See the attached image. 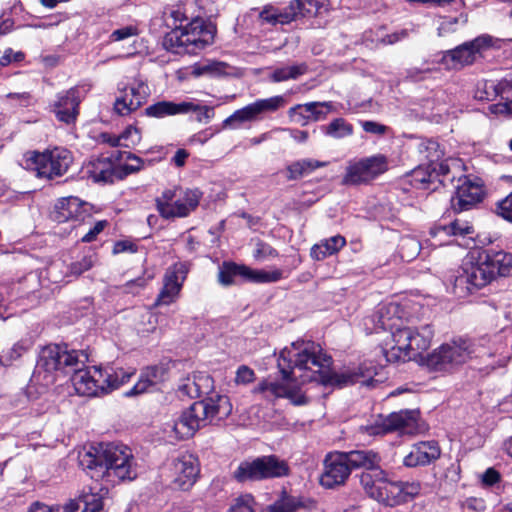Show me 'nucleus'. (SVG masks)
<instances>
[{"label":"nucleus","mask_w":512,"mask_h":512,"mask_svg":"<svg viewBox=\"0 0 512 512\" xmlns=\"http://www.w3.org/2000/svg\"><path fill=\"white\" fill-rule=\"evenodd\" d=\"M193 108L194 106L188 101H183L180 103H175L172 101H159L148 106L145 109V113L150 117L164 118L167 116L188 114Z\"/></svg>","instance_id":"nucleus-30"},{"label":"nucleus","mask_w":512,"mask_h":512,"mask_svg":"<svg viewBox=\"0 0 512 512\" xmlns=\"http://www.w3.org/2000/svg\"><path fill=\"white\" fill-rule=\"evenodd\" d=\"M285 8L266 6L260 13V18L270 24H288L295 20L302 10L301 0H286Z\"/></svg>","instance_id":"nucleus-26"},{"label":"nucleus","mask_w":512,"mask_h":512,"mask_svg":"<svg viewBox=\"0 0 512 512\" xmlns=\"http://www.w3.org/2000/svg\"><path fill=\"white\" fill-rule=\"evenodd\" d=\"M441 455L438 442L421 441L414 444L410 452L404 457L403 464L406 467L425 466L436 461Z\"/></svg>","instance_id":"nucleus-24"},{"label":"nucleus","mask_w":512,"mask_h":512,"mask_svg":"<svg viewBox=\"0 0 512 512\" xmlns=\"http://www.w3.org/2000/svg\"><path fill=\"white\" fill-rule=\"evenodd\" d=\"M350 471L352 469L364 468L373 470L379 466L380 457L372 450H352L349 452H341Z\"/></svg>","instance_id":"nucleus-31"},{"label":"nucleus","mask_w":512,"mask_h":512,"mask_svg":"<svg viewBox=\"0 0 512 512\" xmlns=\"http://www.w3.org/2000/svg\"><path fill=\"white\" fill-rule=\"evenodd\" d=\"M502 100L505 101L490 105V112L493 114L512 116V100L508 99V94H504V98Z\"/></svg>","instance_id":"nucleus-55"},{"label":"nucleus","mask_w":512,"mask_h":512,"mask_svg":"<svg viewBox=\"0 0 512 512\" xmlns=\"http://www.w3.org/2000/svg\"><path fill=\"white\" fill-rule=\"evenodd\" d=\"M73 161L71 152L63 147H56L42 153L32 151L26 154V167L34 170L38 177L52 179L65 174Z\"/></svg>","instance_id":"nucleus-9"},{"label":"nucleus","mask_w":512,"mask_h":512,"mask_svg":"<svg viewBox=\"0 0 512 512\" xmlns=\"http://www.w3.org/2000/svg\"><path fill=\"white\" fill-rule=\"evenodd\" d=\"M199 37H195V32L183 33L181 29L172 30L164 40L167 49L179 52V48L188 49L190 46L195 49H202L211 44L214 40L215 28L212 25H204L201 22V28L198 31Z\"/></svg>","instance_id":"nucleus-17"},{"label":"nucleus","mask_w":512,"mask_h":512,"mask_svg":"<svg viewBox=\"0 0 512 512\" xmlns=\"http://www.w3.org/2000/svg\"><path fill=\"white\" fill-rule=\"evenodd\" d=\"M332 358L312 341L298 340L285 347L278 358V368L284 380L291 382H319L325 386L345 387L356 383L367 384L361 369L335 372Z\"/></svg>","instance_id":"nucleus-1"},{"label":"nucleus","mask_w":512,"mask_h":512,"mask_svg":"<svg viewBox=\"0 0 512 512\" xmlns=\"http://www.w3.org/2000/svg\"><path fill=\"white\" fill-rule=\"evenodd\" d=\"M259 117V113L255 103H251L241 109L236 110L225 121L224 125H232L233 123H243L248 121H255Z\"/></svg>","instance_id":"nucleus-42"},{"label":"nucleus","mask_w":512,"mask_h":512,"mask_svg":"<svg viewBox=\"0 0 512 512\" xmlns=\"http://www.w3.org/2000/svg\"><path fill=\"white\" fill-rule=\"evenodd\" d=\"M127 160L129 162L117 167L118 179H123L125 176L138 172L142 168L143 161L139 157L129 154Z\"/></svg>","instance_id":"nucleus-48"},{"label":"nucleus","mask_w":512,"mask_h":512,"mask_svg":"<svg viewBox=\"0 0 512 512\" xmlns=\"http://www.w3.org/2000/svg\"><path fill=\"white\" fill-rule=\"evenodd\" d=\"M491 45V37L479 36L445 52L440 62L447 69H459L473 64L484 48Z\"/></svg>","instance_id":"nucleus-16"},{"label":"nucleus","mask_w":512,"mask_h":512,"mask_svg":"<svg viewBox=\"0 0 512 512\" xmlns=\"http://www.w3.org/2000/svg\"><path fill=\"white\" fill-rule=\"evenodd\" d=\"M150 387H152L149 384V380H146L142 374H140L138 382L127 392H125V396L127 397H133L141 395L145 392H148Z\"/></svg>","instance_id":"nucleus-61"},{"label":"nucleus","mask_w":512,"mask_h":512,"mask_svg":"<svg viewBox=\"0 0 512 512\" xmlns=\"http://www.w3.org/2000/svg\"><path fill=\"white\" fill-rule=\"evenodd\" d=\"M404 309L395 302L382 303L376 311L365 319V326L371 332L389 331L394 345L384 348L383 354L390 363L406 362L415 359L431 343L433 331L429 325L412 328Z\"/></svg>","instance_id":"nucleus-2"},{"label":"nucleus","mask_w":512,"mask_h":512,"mask_svg":"<svg viewBox=\"0 0 512 512\" xmlns=\"http://www.w3.org/2000/svg\"><path fill=\"white\" fill-rule=\"evenodd\" d=\"M91 205L77 197L60 199L52 212V218L58 223L73 222V227L91 219Z\"/></svg>","instance_id":"nucleus-18"},{"label":"nucleus","mask_w":512,"mask_h":512,"mask_svg":"<svg viewBox=\"0 0 512 512\" xmlns=\"http://www.w3.org/2000/svg\"><path fill=\"white\" fill-rule=\"evenodd\" d=\"M141 374L146 380H149L151 386H154L166 379L167 370L164 366L156 365L145 368Z\"/></svg>","instance_id":"nucleus-49"},{"label":"nucleus","mask_w":512,"mask_h":512,"mask_svg":"<svg viewBox=\"0 0 512 512\" xmlns=\"http://www.w3.org/2000/svg\"><path fill=\"white\" fill-rule=\"evenodd\" d=\"M94 265L93 256H84L81 260L73 262L69 266V273L74 276H80L85 271L91 269Z\"/></svg>","instance_id":"nucleus-52"},{"label":"nucleus","mask_w":512,"mask_h":512,"mask_svg":"<svg viewBox=\"0 0 512 512\" xmlns=\"http://www.w3.org/2000/svg\"><path fill=\"white\" fill-rule=\"evenodd\" d=\"M194 108L190 110V112H194L197 114V121L199 122H208L214 115L213 108L209 106H201L193 101H189Z\"/></svg>","instance_id":"nucleus-59"},{"label":"nucleus","mask_w":512,"mask_h":512,"mask_svg":"<svg viewBox=\"0 0 512 512\" xmlns=\"http://www.w3.org/2000/svg\"><path fill=\"white\" fill-rule=\"evenodd\" d=\"M199 474L198 458L188 452L179 454L169 465V485L173 490L188 491L196 483Z\"/></svg>","instance_id":"nucleus-12"},{"label":"nucleus","mask_w":512,"mask_h":512,"mask_svg":"<svg viewBox=\"0 0 512 512\" xmlns=\"http://www.w3.org/2000/svg\"><path fill=\"white\" fill-rule=\"evenodd\" d=\"M468 21L466 14H460L458 17H443L437 28L440 37L455 33L459 26H464Z\"/></svg>","instance_id":"nucleus-43"},{"label":"nucleus","mask_w":512,"mask_h":512,"mask_svg":"<svg viewBox=\"0 0 512 512\" xmlns=\"http://www.w3.org/2000/svg\"><path fill=\"white\" fill-rule=\"evenodd\" d=\"M421 251L420 242L411 236L402 237L399 243V254L403 261L414 260Z\"/></svg>","instance_id":"nucleus-40"},{"label":"nucleus","mask_w":512,"mask_h":512,"mask_svg":"<svg viewBox=\"0 0 512 512\" xmlns=\"http://www.w3.org/2000/svg\"><path fill=\"white\" fill-rule=\"evenodd\" d=\"M254 103L259 115H261L267 112H275L284 107L286 105V100L283 96L277 95L266 99L256 100Z\"/></svg>","instance_id":"nucleus-47"},{"label":"nucleus","mask_w":512,"mask_h":512,"mask_svg":"<svg viewBox=\"0 0 512 512\" xmlns=\"http://www.w3.org/2000/svg\"><path fill=\"white\" fill-rule=\"evenodd\" d=\"M306 72L307 65L305 63L282 66L275 68L269 75V78L272 82L279 83L287 80H295Z\"/></svg>","instance_id":"nucleus-37"},{"label":"nucleus","mask_w":512,"mask_h":512,"mask_svg":"<svg viewBox=\"0 0 512 512\" xmlns=\"http://www.w3.org/2000/svg\"><path fill=\"white\" fill-rule=\"evenodd\" d=\"M461 507L471 512H479L485 509V502L483 499L470 497L461 503Z\"/></svg>","instance_id":"nucleus-63"},{"label":"nucleus","mask_w":512,"mask_h":512,"mask_svg":"<svg viewBox=\"0 0 512 512\" xmlns=\"http://www.w3.org/2000/svg\"><path fill=\"white\" fill-rule=\"evenodd\" d=\"M474 232L473 226L466 221L456 219L448 225H437L430 230V235L434 242L432 245L441 246L449 244L447 240L451 236H466Z\"/></svg>","instance_id":"nucleus-27"},{"label":"nucleus","mask_w":512,"mask_h":512,"mask_svg":"<svg viewBox=\"0 0 512 512\" xmlns=\"http://www.w3.org/2000/svg\"><path fill=\"white\" fill-rule=\"evenodd\" d=\"M322 130L327 136L335 139H341L353 134V126L343 118H336L328 125L323 126Z\"/></svg>","instance_id":"nucleus-38"},{"label":"nucleus","mask_w":512,"mask_h":512,"mask_svg":"<svg viewBox=\"0 0 512 512\" xmlns=\"http://www.w3.org/2000/svg\"><path fill=\"white\" fill-rule=\"evenodd\" d=\"M305 104H297L291 107L288 111V115L292 121L300 124L301 126L307 125L311 118L309 117V113L306 112Z\"/></svg>","instance_id":"nucleus-50"},{"label":"nucleus","mask_w":512,"mask_h":512,"mask_svg":"<svg viewBox=\"0 0 512 512\" xmlns=\"http://www.w3.org/2000/svg\"><path fill=\"white\" fill-rule=\"evenodd\" d=\"M30 348V343L27 340H20L16 342L11 348L3 351L0 355V364L10 366L13 362L19 360Z\"/></svg>","instance_id":"nucleus-39"},{"label":"nucleus","mask_w":512,"mask_h":512,"mask_svg":"<svg viewBox=\"0 0 512 512\" xmlns=\"http://www.w3.org/2000/svg\"><path fill=\"white\" fill-rule=\"evenodd\" d=\"M436 167L425 163L420 164L411 173V183L416 188H428L430 183L437 181Z\"/></svg>","instance_id":"nucleus-36"},{"label":"nucleus","mask_w":512,"mask_h":512,"mask_svg":"<svg viewBox=\"0 0 512 512\" xmlns=\"http://www.w3.org/2000/svg\"><path fill=\"white\" fill-rule=\"evenodd\" d=\"M473 353L472 343L463 338L445 343L425 358L424 364L434 372H448L465 363Z\"/></svg>","instance_id":"nucleus-8"},{"label":"nucleus","mask_w":512,"mask_h":512,"mask_svg":"<svg viewBox=\"0 0 512 512\" xmlns=\"http://www.w3.org/2000/svg\"><path fill=\"white\" fill-rule=\"evenodd\" d=\"M496 211L499 216L512 222V192L503 200L498 202Z\"/></svg>","instance_id":"nucleus-54"},{"label":"nucleus","mask_w":512,"mask_h":512,"mask_svg":"<svg viewBox=\"0 0 512 512\" xmlns=\"http://www.w3.org/2000/svg\"><path fill=\"white\" fill-rule=\"evenodd\" d=\"M72 384L77 394L81 396H99L109 393L130 380L135 369L102 368L93 366L85 369L73 368Z\"/></svg>","instance_id":"nucleus-6"},{"label":"nucleus","mask_w":512,"mask_h":512,"mask_svg":"<svg viewBox=\"0 0 512 512\" xmlns=\"http://www.w3.org/2000/svg\"><path fill=\"white\" fill-rule=\"evenodd\" d=\"M232 412V405L225 395H215L193 403L174 423V431L179 438H189L212 420H222Z\"/></svg>","instance_id":"nucleus-5"},{"label":"nucleus","mask_w":512,"mask_h":512,"mask_svg":"<svg viewBox=\"0 0 512 512\" xmlns=\"http://www.w3.org/2000/svg\"><path fill=\"white\" fill-rule=\"evenodd\" d=\"M137 34V28L130 25L114 30L110 35V39L112 41H122L124 39L136 36Z\"/></svg>","instance_id":"nucleus-58"},{"label":"nucleus","mask_w":512,"mask_h":512,"mask_svg":"<svg viewBox=\"0 0 512 512\" xmlns=\"http://www.w3.org/2000/svg\"><path fill=\"white\" fill-rule=\"evenodd\" d=\"M237 277L256 283H273L282 279L283 273L279 269L271 271L255 270L245 265L223 263L218 273L219 283L223 286H230L236 283Z\"/></svg>","instance_id":"nucleus-15"},{"label":"nucleus","mask_w":512,"mask_h":512,"mask_svg":"<svg viewBox=\"0 0 512 512\" xmlns=\"http://www.w3.org/2000/svg\"><path fill=\"white\" fill-rule=\"evenodd\" d=\"M81 97L77 87L57 94V99L52 105V111L58 121L72 124L79 114Z\"/></svg>","instance_id":"nucleus-23"},{"label":"nucleus","mask_w":512,"mask_h":512,"mask_svg":"<svg viewBox=\"0 0 512 512\" xmlns=\"http://www.w3.org/2000/svg\"><path fill=\"white\" fill-rule=\"evenodd\" d=\"M512 90L511 84L507 80L482 81L479 82L474 91V98L480 101H493L496 97L504 98V94H509Z\"/></svg>","instance_id":"nucleus-29"},{"label":"nucleus","mask_w":512,"mask_h":512,"mask_svg":"<svg viewBox=\"0 0 512 512\" xmlns=\"http://www.w3.org/2000/svg\"><path fill=\"white\" fill-rule=\"evenodd\" d=\"M483 187L477 180H471L467 176L458 179L455 195L451 199L455 211L461 212L470 209L474 204L481 201Z\"/></svg>","instance_id":"nucleus-22"},{"label":"nucleus","mask_w":512,"mask_h":512,"mask_svg":"<svg viewBox=\"0 0 512 512\" xmlns=\"http://www.w3.org/2000/svg\"><path fill=\"white\" fill-rule=\"evenodd\" d=\"M361 126L365 132L374 135H384L388 130L387 126L375 121H362Z\"/></svg>","instance_id":"nucleus-62"},{"label":"nucleus","mask_w":512,"mask_h":512,"mask_svg":"<svg viewBox=\"0 0 512 512\" xmlns=\"http://www.w3.org/2000/svg\"><path fill=\"white\" fill-rule=\"evenodd\" d=\"M255 372L247 365H241L237 368L234 378L236 385H248L255 380Z\"/></svg>","instance_id":"nucleus-51"},{"label":"nucleus","mask_w":512,"mask_h":512,"mask_svg":"<svg viewBox=\"0 0 512 512\" xmlns=\"http://www.w3.org/2000/svg\"><path fill=\"white\" fill-rule=\"evenodd\" d=\"M80 465L92 479H105L108 483L131 481L138 475L137 464L131 450L123 445L101 444L80 456Z\"/></svg>","instance_id":"nucleus-4"},{"label":"nucleus","mask_w":512,"mask_h":512,"mask_svg":"<svg viewBox=\"0 0 512 512\" xmlns=\"http://www.w3.org/2000/svg\"><path fill=\"white\" fill-rule=\"evenodd\" d=\"M512 274V254L492 249L470 251L462 265V272L455 277L453 293L465 297L490 284L497 276Z\"/></svg>","instance_id":"nucleus-3"},{"label":"nucleus","mask_w":512,"mask_h":512,"mask_svg":"<svg viewBox=\"0 0 512 512\" xmlns=\"http://www.w3.org/2000/svg\"><path fill=\"white\" fill-rule=\"evenodd\" d=\"M416 152L420 161H426L428 165L440 161L444 156V151L437 141L432 139H422L415 145Z\"/></svg>","instance_id":"nucleus-34"},{"label":"nucleus","mask_w":512,"mask_h":512,"mask_svg":"<svg viewBox=\"0 0 512 512\" xmlns=\"http://www.w3.org/2000/svg\"><path fill=\"white\" fill-rule=\"evenodd\" d=\"M346 244L343 236L336 235L322 240L311 248L310 255L315 260H323L328 256L336 254Z\"/></svg>","instance_id":"nucleus-33"},{"label":"nucleus","mask_w":512,"mask_h":512,"mask_svg":"<svg viewBox=\"0 0 512 512\" xmlns=\"http://www.w3.org/2000/svg\"><path fill=\"white\" fill-rule=\"evenodd\" d=\"M306 112L309 113L311 121L324 120L328 113L333 110L331 102H309L305 103Z\"/></svg>","instance_id":"nucleus-46"},{"label":"nucleus","mask_w":512,"mask_h":512,"mask_svg":"<svg viewBox=\"0 0 512 512\" xmlns=\"http://www.w3.org/2000/svg\"><path fill=\"white\" fill-rule=\"evenodd\" d=\"M149 94L148 85L142 80H135L131 85L120 89V95L114 103V110L121 116L128 115L145 103Z\"/></svg>","instance_id":"nucleus-21"},{"label":"nucleus","mask_w":512,"mask_h":512,"mask_svg":"<svg viewBox=\"0 0 512 512\" xmlns=\"http://www.w3.org/2000/svg\"><path fill=\"white\" fill-rule=\"evenodd\" d=\"M382 483L384 496H386L387 499H383L381 502L389 506L405 503V499L403 497V488L401 487L402 482H388L385 480V482Z\"/></svg>","instance_id":"nucleus-41"},{"label":"nucleus","mask_w":512,"mask_h":512,"mask_svg":"<svg viewBox=\"0 0 512 512\" xmlns=\"http://www.w3.org/2000/svg\"><path fill=\"white\" fill-rule=\"evenodd\" d=\"M179 392L183 395H186L190 398L199 397L202 391L200 390L199 384L195 381V379L186 378L182 384L179 385Z\"/></svg>","instance_id":"nucleus-53"},{"label":"nucleus","mask_w":512,"mask_h":512,"mask_svg":"<svg viewBox=\"0 0 512 512\" xmlns=\"http://www.w3.org/2000/svg\"><path fill=\"white\" fill-rule=\"evenodd\" d=\"M84 173L94 182L112 183L118 179L117 167L109 158L91 159L84 167Z\"/></svg>","instance_id":"nucleus-28"},{"label":"nucleus","mask_w":512,"mask_h":512,"mask_svg":"<svg viewBox=\"0 0 512 512\" xmlns=\"http://www.w3.org/2000/svg\"><path fill=\"white\" fill-rule=\"evenodd\" d=\"M81 512H103V498L98 493L83 492L79 495Z\"/></svg>","instance_id":"nucleus-45"},{"label":"nucleus","mask_w":512,"mask_h":512,"mask_svg":"<svg viewBox=\"0 0 512 512\" xmlns=\"http://www.w3.org/2000/svg\"><path fill=\"white\" fill-rule=\"evenodd\" d=\"M79 362V353L77 351H68L59 345H49L42 349L36 370L46 373L44 379L46 384L55 381L54 372L65 371L67 368L73 370Z\"/></svg>","instance_id":"nucleus-11"},{"label":"nucleus","mask_w":512,"mask_h":512,"mask_svg":"<svg viewBox=\"0 0 512 512\" xmlns=\"http://www.w3.org/2000/svg\"><path fill=\"white\" fill-rule=\"evenodd\" d=\"M108 222L106 220L98 221L94 224L89 231L82 236L81 241L84 243H90L96 240L97 236L105 229Z\"/></svg>","instance_id":"nucleus-60"},{"label":"nucleus","mask_w":512,"mask_h":512,"mask_svg":"<svg viewBox=\"0 0 512 512\" xmlns=\"http://www.w3.org/2000/svg\"><path fill=\"white\" fill-rule=\"evenodd\" d=\"M201 192L197 189L183 190L178 187L165 189L155 199L158 213L164 219L187 217L199 205Z\"/></svg>","instance_id":"nucleus-7"},{"label":"nucleus","mask_w":512,"mask_h":512,"mask_svg":"<svg viewBox=\"0 0 512 512\" xmlns=\"http://www.w3.org/2000/svg\"><path fill=\"white\" fill-rule=\"evenodd\" d=\"M418 430V413L413 410L393 412L386 417L379 416L373 424L366 427L367 433L374 436L394 431L412 435Z\"/></svg>","instance_id":"nucleus-13"},{"label":"nucleus","mask_w":512,"mask_h":512,"mask_svg":"<svg viewBox=\"0 0 512 512\" xmlns=\"http://www.w3.org/2000/svg\"><path fill=\"white\" fill-rule=\"evenodd\" d=\"M403 497L405 502L411 500L420 493L421 486L418 482H402Z\"/></svg>","instance_id":"nucleus-64"},{"label":"nucleus","mask_w":512,"mask_h":512,"mask_svg":"<svg viewBox=\"0 0 512 512\" xmlns=\"http://www.w3.org/2000/svg\"><path fill=\"white\" fill-rule=\"evenodd\" d=\"M121 140L126 141L125 146L136 145L141 140V135L136 127L128 126L121 134Z\"/></svg>","instance_id":"nucleus-57"},{"label":"nucleus","mask_w":512,"mask_h":512,"mask_svg":"<svg viewBox=\"0 0 512 512\" xmlns=\"http://www.w3.org/2000/svg\"><path fill=\"white\" fill-rule=\"evenodd\" d=\"M289 474L287 463L276 456H263L253 461L241 462L233 472L238 482L259 481L267 478L283 477Z\"/></svg>","instance_id":"nucleus-10"},{"label":"nucleus","mask_w":512,"mask_h":512,"mask_svg":"<svg viewBox=\"0 0 512 512\" xmlns=\"http://www.w3.org/2000/svg\"><path fill=\"white\" fill-rule=\"evenodd\" d=\"M302 506L301 501L294 496L283 493L282 496L268 507L269 512H295Z\"/></svg>","instance_id":"nucleus-44"},{"label":"nucleus","mask_w":512,"mask_h":512,"mask_svg":"<svg viewBox=\"0 0 512 512\" xmlns=\"http://www.w3.org/2000/svg\"><path fill=\"white\" fill-rule=\"evenodd\" d=\"M187 273L188 266L184 262H178L170 266L164 274L163 287L154 305L162 306L174 303L179 297Z\"/></svg>","instance_id":"nucleus-19"},{"label":"nucleus","mask_w":512,"mask_h":512,"mask_svg":"<svg viewBox=\"0 0 512 512\" xmlns=\"http://www.w3.org/2000/svg\"><path fill=\"white\" fill-rule=\"evenodd\" d=\"M253 497L251 495H244L236 499L235 504L228 512H253L252 509Z\"/></svg>","instance_id":"nucleus-56"},{"label":"nucleus","mask_w":512,"mask_h":512,"mask_svg":"<svg viewBox=\"0 0 512 512\" xmlns=\"http://www.w3.org/2000/svg\"><path fill=\"white\" fill-rule=\"evenodd\" d=\"M360 482L365 491L370 497L377 501L387 499L383 492V483L385 482V473L379 469V466L373 470L363 472L360 477Z\"/></svg>","instance_id":"nucleus-32"},{"label":"nucleus","mask_w":512,"mask_h":512,"mask_svg":"<svg viewBox=\"0 0 512 512\" xmlns=\"http://www.w3.org/2000/svg\"><path fill=\"white\" fill-rule=\"evenodd\" d=\"M327 165L326 162L314 160V159H302L291 163L287 166V179L288 180H297L300 179L317 168L325 167Z\"/></svg>","instance_id":"nucleus-35"},{"label":"nucleus","mask_w":512,"mask_h":512,"mask_svg":"<svg viewBox=\"0 0 512 512\" xmlns=\"http://www.w3.org/2000/svg\"><path fill=\"white\" fill-rule=\"evenodd\" d=\"M388 169L386 156L382 154L366 157L351 162L346 168L342 179L344 185H359L368 183Z\"/></svg>","instance_id":"nucleus-14"},{"label":"nucleus","mask_w":512,"mask_h":512,"mask_svg":"<svg viewBox=\"0 0 512 512\" xmlns=\"http://www.w3.org/2000/svg\"><path fill=\"white\" fill-rule=\"evenodd\" d=\"M254 393L264 394L266 398L285 397L294 405H304L307 403L306 396L297 387H290L287 384L278 382H260L253 390Z\"/></svg>","instance_id":"nucleus-25"},{"label":"nucleus","mask_w":512,"mask_h":512,"mask_svg":"<svg viewBox=\"0 0 512 512\" xmlns=\"http://www.w3.org/2000/svg\"><path fill=\"white\" fill-rule=\"evenodd\" d=\"M351 471L341 452L328 453L323 461V471L319 482L326 489L343 486Z\"/></svg>","instance_id":"nucleus-20"}]
</instances>
